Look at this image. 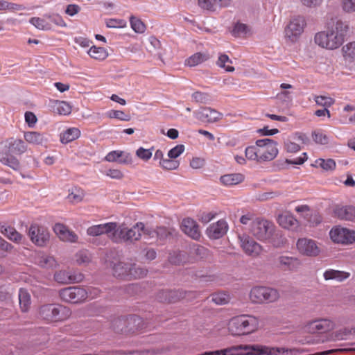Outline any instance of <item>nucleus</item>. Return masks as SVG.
<instances>
[{"label":"nucleus","mask_w":355,"mask_h":355,"mask_svg":"<svg viewBox=\"0 0 355 355\" xmlns=\"http://www.w3.org/2000/svg\"><path fill=\"white\" fill-rule=\"evenodd\" d=\"M315 162L321 168L326 171H331L336 168V162L332 159H328L326 160L324 159H318Z\"/></svg>","instance_id":"54"},{"label":"nucleus","mask_w":355,"mask_h":355,"mask_svg":"<svg viewBox=\"0 0 355 355\" xmlns=\"http://www.w3.org/2000/svg\"><path fill=\"white\" fill-rule=\"evenodd\" d=\"M182 230L189 236L193 239H198L200 237V232L196 222L189 218H184L182 222Z\"/></svg>","instance_id":"24"},{"label":"nucleus","mask_w":355,"mask_h":355,"mask_svg":"<svg viewBox=\"0 0 355 355\" xmlns=\"http://www.w3.org/2000/svg\"><path fill=\"white\" fill-rule=\"evenodd\" d=\"M249 31L246 24L238 22L234 25L232 33L234 37H240L246 35Z\"/></svg>","instance_id":"48"},{"label":"nucleus","mask_w":355,"mask_h":355,"mask_svg":"<svg viewBox=\"0 0 355 355\" xmlns=\"http://www.w3.org/2000/svg\"><path fill=\"white\" fill-rule=\"evenodd\" d=\"M261 153V148L256 146H248L245 148V154L247 159L250 160H257L259 162Z\"/></svg>","instance_id":"45"},{"label":"nucleus","mask_w":355,"mask_h":355,"mask_svg":"<svg viewBox=\"0 0 355 355\" xmlns=\"http://www.w3.org/2000/svg\"><path fill=\"white\" fill-rule=\"evenodd\" d=\"M315 42L318 46L329 49H336L343 44L344 40L340 34L337 35L334 31L319 32L315 35Z\"/></svg>","instance_id":"6"},{"label":"nucleus","mask_w":355,"mask_h":355,"mask_svg":"<svg viewBox=\"0 0 355 355\" xmlns=\"http://www.w3.org/2000/svg\"><path fill=\"white\" fill-rule=\"evenodd\" d=\"M324 278L325 280L336 279L342 282L349 277V273L344 271L329 269L324 272Z\"/></svg>","instance_id":"38"},{"label":"nucleus","mask_w":355,"mask_h":355,"mask_svg":"<svg viewBox=\"0 0 355 355\" xmlns=\"http://www.w3.org/2000/svg\"><path fill=\"white\" fill-rule=\"evenodd\" d=\"M315 101L317 105L322 106L324 108L331 107L335 102L334 98L324 96H315Z\"/></svg>","instance_id":"52"},{"label":"nucleus","mask_w":355,"mask_h":355,"mask_svg":"<svg viewBox=\"0 0 355 355\" xmlns=\"http://www.w3.org/2000/svg\"><path fill=\"white\" fill-rule=\"evenodd\" d=\"M336 216L342 220L355 221V207L343 206L335 209Z\"/></svg>","instance_id":"29"},{"label":"nucleus","mask_w":355,"mask_h":355,"mask_svg":"<svg viewBox=\"0 0 355 355\" xmlns=\"http://www.w3.org/2000/svg\"><path fill=\"white\" fill-rule=\"evenodd\" d=\"M184 148H185L183 144H178L168 151V157L172 159H175L184 151Z\"/></svg>","instance_id":"62"},{"label":"nucleus","mask_w":355,"mask_h":355,"mask_svg":"<svg viewBox=\"0 0 355 355\" xmlns=\"http://www.w3.org/2000/svg\"><path fill=\"white\" fill-rule=\"evenodd\" d=\"M327 29L334 31L337 35H341L343 40L349 31V22L343 21L338 17H331L327 22Z\"/></svg>","instance_id":"17"},{"label":"nucleus","mask_w":355,"mask_h":355,"mask_svg":"<svg viewBox=\"0 0 355 355\" xmlns=\"http://www.w3.org/2000/svg\"><path fill=\"white\" fill-rule=\"evenodd\" d=\"M83 275L80 273L74 274L67 270H60L55 273L54 279L62 284L80 282L83 280Z\"/></svg>","instance_id":"21"},{"label":"nucleus","mask_w":355,"mask_h":355,"mask_svg":"<svg viewBox=\"0 0 355 355\" xmlns=\"http://www.w3.org/2000/svg\"><path fill=\"white\" fill-rule=\"evenodd\" d=\"M211 300L216 304H225L229 302V296L223 293H215L212 295Z\"/></svg>","instance_id":"60"},{"label":"nucleus","mask_w":355,"mask_h":355,"mask_svg":"<svg viewBox=\"0 0 355 355\" xmlns=\"http://www.w3.org/2000/svg\"><path fill=\"white\" fill-rule=\"evenodd\" d=\"M226 62L232 63V60L226 54H222L219 56L216 64L218 67L224 68L226 71L233 72L235 70L234 67L232 66H225Z\"/></svg>","instance_id":"50"},{"label":"nucleus","mask_w":355,"mask_h":355,"mask_svg":"<svg viewBox=\"0 0 355 355\" xmlns=\"http://www.w3.org/2000/svg\"><path fill=\"white\" fill-rule=\"evenodd\" d=\"M277 222L283 228L291 230H296L299 225L297 220L288 212L279 214L277 218Z\"/></svg>","instance_id":"27"},{"label":"nucleus","mask_w":355,"mask_h":355,"mask_svg":"<svg viewBox=\"0 0 355 355\" xmlns=\"http://www.w3.org/2000/svg\"><path fill=\"white\" fill-rule=\"evenodd\" d=\"M26 149L27 146L24 141L11 137L5 141L3 153L5 155H21Z\"/></svg>","instance_id":"15"},{"label":"nucleus","mask_w":355,"mask_h":355,"mask_svg":"<svg viewBox=\"0 0 355 355\" xmlns=\"http://www.w3.org/2000/svg\"><path fill=\"white\" fill-rule=\"evenodd\" d=\"M239 239L242 249L249 256L257 257L263 251L262 246L248 235H240Z\"/></svg>","instance_id":"13"},{"label":"nucleus","mask_w":355,"mask_h":355,"mask_svg":"<svg viewBox=\"0 0 355 355\" xmlns=\"http://www.w3.org/2000/svg\"><path fill=\"white\" fill-rule=\"evenodd\" d=\"M106 263L112 268L113 275L121 279L143 278L148 273L146 269L139 267L136 263L119 260L116 253L114 252L107 254Z\"/></svg>","instance_id":"1"},{"label":"nucleus","mask_w":355,"mask_h":355,"mask_svg":"<svg viewBox=\"0 0 355 355\" xmlns=\"http://www.w3.org/2000/svg\"><path fill=\"white\" fill-rule=\"evenodd\" d=\"M1 232L10 240L15 243H21L23 240V236L19 233L14 227L10 226H2L1 227Z\"/></svg>","instance_id":"36"},{"label":"nucleus","mask_w":355,"mask_h":355,"mask_svg":"<svg viewBox=\"0 0 355 355\" xmlns=\"http://www.w3.org/2000/svg\"><path fill=\"white\" fill-rule=\"evenodd\" d=\"M76 261L78 264L89 263L91 261V255L86 251H80L76 253Z\"/></svg>","instance_id":"63"},{"label":"nucleus","mask_w":355,"mask_h":355,"mask_svg":"<svg viewBox=\"0 0 355 355\" xmlns=\"http://www.w3.org/2000/svg\"><path fill=\"white\" fill-rule=\"evenodd\" d=\"M277 261L278 267L284 271H295L301 265V262L297 258L284 255L279 256Z\"/></svg>","instance_id":"22"},{"label":"nucleus","mask_w":355,"mask_h":355,"mask_svg":"<svg viewBox=\"0 0 355 355\" xmlns=\"http://www.w3.org/2000/svg\"><path fill=\"white\" fill-rule=\"evenodd\" d=\"M29 22L40 30L46 31L51 28L49 24H48L45 19L40 17H32L30 19Z\"/></svg>","instance_id":"49"},{"label":"nucleus","mask_w":355,"mask_h":355,"mask_svg":"<svg viewBox=\"0 0 355 355\" xmlns=\"http://www.w3.org/2000/svg\"><path fill=\"white\" fill-rule=\"evenodd\" d=\"M168 261L174 265H181L191 261L189 253L186 251L174 250L169 254Z\"/></svg>","instance_id":"31"},{"label":"nucleus","mask_w":355,"mask_h":355,"mask_svg":"<svg viewBox=\"0 0 355 355\" xmlns=\"http://www.w3.org/2000/svg\"><path fill=\"white\" fill-rule=\"evenodd\" d=\"M153 147L150 149H146L143 147L139 148L136 151V155L144 161H148L152 157V150Z\"/></svg>","instance_id":"58"},{"label":"nucleus","mask_w":355,"mask_h":355,"mask_svg":"<svg viewBox=\"0 0 355 355\" xmlns=\"http://www.w3.org/2000/svg\"><path fill=\"white\" fill-rule=\"evenodd\" d=\"M352 334V330H349V328H343L338 330L334 333V340H346L347 336Z\"/></svg>","instance_id":"56"},{"label":"nucleus","mask_w":355,"mask_h":355,"mask_svg":"<svg viewBox=\"0 0 355 355\" xmlns=\"http://www.w3.org/2000/svg\"><path fill=\"white\" fill-rule=\"evenodd\" d=\"M252 345H239L218 350L220 355H253Z\"/></svg>","instance_id":"23"},{"label":"nucleus","mask_w":355,"mask_h":355,"mask_svg":"<svg viewBox=\"0 0 355 355\" xmlns=\"http://www.w3.org/2000/svg\"><path fill=\"white\" fill-rule=\"evenodd\" d=\"M231 0H198V5L203 9L214 11L217 6L226 7Z\"/></svg>","instance_id":"32"},{"label":"nucleus","mask_w":355,"mask_h":355,"mask_svg":"<svg viewBox=\"0 0 355 355\" xmlns=\"http://www.w3.org/2000/svg\"><path fill=\"white\" fill-rule=\"evenodd\" d=\"M49 107L52 112L58 114L67 115L71 112V106L65 101L51 100Z\"/></svg>","instance_id":"30"},{"label":"nucleus","mask_w":355,"mask_h":355,"mask_svg":"<svg viewBox=\"0 0 355 355\" xmlns=\"http://www.w3.org/2000/svg\"><path fill=\"white\" fill-rule=\"evenodd\" d=\"M274 225L268 220L257 218L252 222L250 230L258 240L265 241L270 232L273 230Z\"/></svg>","instance_id":"7"},{"label":"nucleus","mask_w":355,"mask_h":355,"mask_svg":"<svg viewBox=\"0 0 355 355\" xmlns=\"http://www.w3.org/2000/svg\"><path fill=\"white\" fill-rule=\"evenodd\" d=\"M80 136V131L76 128H70L60 135V141L62 144H68Z\"/></svg>","instance_id":"39"},{"label":"nucleus","mask_w":355,"mask_h":355,"mask_svg":"<svg viewBox=\"0 0 355 355\" xmlns=\"http://www.w3.org/2000/svg\"><path fill=\"white\" fill-rule=\"evenodd\" d=\"M25 140L34 145H43L47 141V138L44 134L38 132H26L24 133Z\"/></svg>","instance_id":"33"},{"label":"nucleus","mask_w":355,"mask_h":355,"mask_svg":"<svg viewBox=\"0 0 355 355\" xmlns=\"http://www.w3.org/2000/svg\"><path fill=\"white\" fill-rule=\"evenodd\" d=\"M335 327V323L329 319H319L309 323L308 329L311 334L328 332Z\"/></svg>","instance_id":"18"},{"label":"nucleus","mask_w":355,"mask_h":355,"mask_svg":"<svg viewBox=\"0 0 355 355\" xmlns=\"http://www.w3.org/2000/svg\"><path fill=\"white\" fill-rule=\"evenodd\" d=\"M12 249V245L0 236V258L6 257Z\"/></svg>","instance_id":"59"},{"label":"nucleus","mask_w":355,"mask_h":355,"mask_svg":"<svg viewBox=\"0 0 355 355\" xmlns=\"http://www.w3.org/2000/svg\"><path fill=\"white\" fill-rule=\"evenodd\" d=\"M279 298L278 291L270 287L254 286L250 292V299L252 303H270Z\"/></svg>","instance_id":"5"},{"label":"nucleus","mask_w":355,"mask_h":355,"mask_svg":"<svg viewBox=\"0 0 355 355\" xmlns=\"http://www.w3.org/2000/svg\"><path fill=\"white\" fill-rule=\"evenodd\" d=\"M265 241L271 244L274 248H278L284 247L287 243V239L280 230L275 229L274 225L273 230L270 232L268 238Z\"/></svg>","instance_id":"28"},{"label":"nucleus","mask_w":355,"mask_h":355,"mask_svg":"<svg viewBox=\"0 0 355 355\" xmlns=\"http://www.w3.org/2000/svg\"><path fill=\"white\" fill-rule=\"evenodd\" d=\"M28 236L31 241L38 247H44L49 242L50 233L49 230L36 224L30 226Z\"/></svg>","instance_id":"10"},{"label":"nucleus","mask_w":355,"mask_h":355,"mask_svg":"<svg viewBox=\"0 0 355 355\" xmlns=\"http://www.w3.org/2000/svg\"><path fill=\"white\" fill-rule=\"evenodd\" d=\"M0 162L14 170H18L20 166L19 160L13 155L3 156L0 159Z\"/></svg>","instance_id":"44"},{"label":"nucleus","mask_w":355,"mask_h":355,"mask_svg":"<svg viewBox=\"0 0 355 355\" xmlns=\"http://www.w3.org/2000/svg\"><path fill=\"white\" fill-rule=\"evenodd\" d=\"M209 58L210 55L207 53H196L186 60L185 64L189 67H195L208 60Z\"/></svg>","instance_id":"34"},{"label":"nucleus","mask_w":355,"mask_h":355,"mask_svg":"<svg viewBox=\"0 0 355 355\" xmlns=\"http://www.w3.org/2000/svg\"><path fill=\"white\" fill-rule=\"evenodd\" d=\"M107 115L110 118L118 119L121 121H128L130 120V116L121 110H111Z\"/></svg>","instance_id":"57"},{"label":"nucleus","mask_w":355,"mask_h":355,"mask_svg":"<svg viewBox=\"0 0 355 355\" xmlns=\"http://www.w3.org/2000/svg\"><path fill=\"white\" fill-rule=\"evenodd\" d=\"M89 55L96 60H103L108 56V53L103 47L92 46L89 51Z\"/></svg>","instance_id":"41"},{"label":"nucleus","mask_w":355,"mask_h":355,"mask_svg":"<svg viewBox=\"0 0 355 355\" xmlns=\"http://www.w3.org/2000/svg\"><path fill=\"white\" fill-rule=\"evenodd\" d=\"M132 159L130 153L121 150L111 151L105 156V160L107 162H116L123 164H130Z\"/></svg>","instance_id":"25"},{"label":"nucleus","mask_w":355,"mask_h":355,"mask_svg":"<svg viewBox=\"0 0 355 355\" xmlns=\"http://www.w3.org/2000/svg\"><path fill=\"white\" fill-rule=\"evenodd\" d=\"M59 296L62 300L69 303H79L87 297L86 291L78 286H71L61 289Z\"/></svg>","instance_id":"9"},{"label":"nucleus","mask_w":355,"mask_h":355,"mask_svg":"<svg viewBox=\"0 0 355 355\" xmlns=\"http://www.w3.org/2000/svg\"><path fill=\"white\" fill-rule=\"evenodd\" d=\"M69 308L58 304H46L41 306L38 310L39 318L47 322H61L70 317Z\"/></svg>","instance_id":"3"},{"label":"nucleus","mask_w":355,"mask_h":355,"mask_svg":"<svg viewBox=\"0 0 355 355\" xmlns=\"http://www.w3.org/2000/svg\"><path fill=\"white\" fill-rule=\"evenodd\" d=\"M343 8L346 12H355V0H343Z\"/></svg>","instance_id":"64"},{"label":"nucleus","mask_w":355,"mask_h":355,"mask_svg":"<svg viewBox=\"0 0 355 355\" xmlns=\"http://www.w3.org/2000/svg\"><path fill=\"white\" fill-rule=\"evenodd\" d=\"M192 98L196 103L204 104L207 103L210 100L209 94L201 92H195L193 93Z\"/></svg>","instance_id":"61"},{"label":"nucleus","mask_w":355,"mask_h":355,"mask_svg":"<svg viewBox=\"0 0 355 355\" xmlns=\"http://www.w3.org/2000/svg\"><path fill=\"white\" fill-rule=\"evenodd\" d=\"M131 28L137 33H143L146 30V25L139 18L131 16L130 17Z\"/></svg>","instance_id":"46"},{"label":"nucleus","mask_w":355,"mask_h":355,"mask_svg":"<svg viewBox=\"0 0 355 355\" xmlns=\"http://www.w3.org/2000/svg\"><path fill=\"white\" fill-rule=\"evenodd\" d=\"M19 302L22 312H27L31 308V299L29 293L24 288L19 291Z\"/></svg>","instance_id":"37"},{"label":"nucleus","mask_w":355,"mask_h":355,"mask_svg":"<svg viewBox=\"0 0 355 355\" xmlns=\"http://www.w3.org/2000/svg\"><path fill=\"white\" fill-rule=\"evenodd\" d=\"M258 147L261 148V153L259 162H268L274 159L277 154V143L271 139H259L256 141Z\"/></svg>","instance_id":"8"},{"label":"nucleus","mask_w":355,"mask_h":355,"mask_svg":"<svg viewBox=\"0 0 355 355\" xmlns=\"http://www.w3.org/2000/svg\"><path fill=\"white\" fill-rule=\"evenodd\" d=\"M180 162L178 160L166 158L159 163V166L165 170H175L179 167Z\"/></svg>","instance_id":"51"},{"label":"nucleus","mask_w":355,"mask_h":355,"mask_svg":"<svg viewBox=\"0 0 355 355\" xmlns=\"http://www.w3.org/2000/svg\"><path fill=\"white\" fill-rule=\"evenodd\" d=\"M305 24L303 17L299 16L293 19L285 28L286 36L293 41L302 33Z\"/></svg>","instance_id":"14"},{"label":"nucleus","mask_w":355,"mask_h":355,"mask_svg":"<svg viewBox=\"0 0 355 355\" xmlns=\"http://www.w3.org/2000/svg\"><path fill=\"white\" fill-rule=\"evenodd\" d=\"M331 239L334 243L350 244L355 241V232L347 228L335 227L329 232Z\"/></svg>","instance_id":"12"},{"label":"nucleus","mask_w":355,"mask_h":355,"mask_svg":"<svg viewBox=\"0 0 355 355\" xmlns=\"http://www.w3.org/2000/svg\"><path fill=\"white\" fill-rule=\"evenodd\" d=\"M168 303H175L186 297L187 293L183 290H169Z\"/></svg>","instance_id":"47"},{"label":"nucleus","mask_w":355,"mask_h":355,"mask_svg":"<svg viewBox=\"0 0 355 355\" xmlns=\"http://www.w3.org/2000/svg\"><path fill=\"white\" fill-rule=\"evenodd\" d=\"M253 355H279L282 352H288L284 347H270L264 345H253Z\"/></svg>","instance_id":"26"},{"label":"nucleus","mask_w":355,"mask_h":355,"mask_svg":"<svg viewBox=\"0 0 355 355\" xmlns=\"http://www.w3.org/2000/svg\"><path fill=\"white\" fill-rule=\"evenodd\" d=\"M259 327L258 319L250 315H241L232 318L229 331L234 336L248 335L254 332Z\"/></svg>","instance_id":"2"},{"label":"nucleus","mask_w":355,"mask_h":355,"mask_svg":"<svg viewBox=\"0 0 355 355\" xmlns=\"http://www.w3.org/2000/svg\"><path fill=\"white\" fill-rule=\"evenodd\" d=\"M296 246L298 252L304 256L315 257L320 253L318 242L311 239L300 238L297 240Z\"/></svg>","instance_id":"11"},{"label":"nucleus","mask_w":355,"mask_h":355,"mask_svg":"<svg viewBox=\"0 0 355 355\" xmlns=\"http://www.w3.org/2000/svg\"><path fill=\"white\" fill-rule=\"evenodd\" d=\"M343 56L349 62L355 60V42H349L343 47Z\"/></svg>","instance_id":"42"},{"label":"nucleus","mask_w":355,"mask_h":355,"mask_svg":"<svg viewBox=\"0 0 355 355\" xmlns=\"http://www.w3.org/2000/svg\"><path fill=\"white\" fill-rule=\"evenodd\" d=\"M227 222L225 220H219L209 225L207 229V234L210 239H218L223 237L227 233Z\"/></svg>","instance_id":"20"},{"label":"nucleus","mask_w":355,"mask_h":355,"mask_svg":"<svg viewBox=\"0 0 355 355\" xmlns=\"http://www.w3.org/2000/svg\"><path fill=\"white\" fill-rule=\"evenodd\" d=\"M143 227L144 223L142 222L137 223L131 228H128L124 224L117 225L115 233L113 235H110V239L116 243H134L141 239V228H143Z\"/></svg>","instance_id":"4"},{"label":"nucleus","mask_w":355,"mask_h":355,"mask_svg":"<svg viewBox=\"0 0 355 355\" xmlns=\"http://www.w3.org/2000/svg\"><path fill=\"white\" fill-rule=\"evenodd\" d=\"M188 253L192 257L193 259L198 260L207 257L208 252L205 247L197 244H193V245L190 246Z\"/></svg>","instance_id":"40"},{"label":"nucleus","mask_w":355,"mask_h":355,"mask_svg":"<svg viewBox=\"0 0 355 355\" xmlns=\"http://www.w3.org/2000/svg\"><path fill=\"white\" fill-rule=\"evenodd\" d=\"M312 137L313 141L318 144L321 145H325L329 143V138L325 135L323 134L322 132L320 131H314L312 133Z\"/></svg>","instance_id":"55"},{"label":"nucleus","mask_w":355,"mask_h":355,"mask_svg":"<svg viewBox=\"0 0 355 355\" xmlns=\"http://www.w3.org/2000/svg\"><path fill=\"white\" fill-rule=\"evenodd\" d=\"M116 223H106L100 225H92L87 230V233L89 236H98L102 234H107L110 238V235L115 233Z\"/></svg>","instance_id":"16"},{"label":"nucleus","mask_w":355,"mask_h":355,"mask_svg":"<svg viewBox=\"0 0 355 355\" xmlns=\"http://www.w3.org/2000/svg\"><path fill=\"white\" fill-rule=\"evenodd\" d=\"M175 230L173 229H168L165 227H158L156 229V237L160 240H164L173 234Z\"/></svg>","instance_id":"53"},{"label":"nucleus","mask_w":355,"mask_h":355,"mask_svg":"<svg viewBox=\"0 0 355 355\" xmlns=\"http://www.w3.org/2000/svg\"><path fill=\"white\" fill-rule=\"evenodd\" d=\"M37 264L42 268L49 269L56 266V261L51 256L43 255L37 259Z\"/></svg>","instance_id":"43"},{"label":"nucleus","mask_w":355,"mask_h":355,"mask_svg":"<svg viewBox=\"0 0 355 355\" xmlns=\"http://www.w3.org/2000/svg\"><path fill=\"white\" fill-rule=\"evenodd\" d=\"M220 180L224 185L233 186L242 182L244 176L241 173H230L222 175Z\"/></svg>","instance_id":"35"},{"label":"nucleus","mask_w":355,"mask_h":355,"mask_svg":"<svg viewBox=\"0 0 355 355\" xmlns=\"http://www.w3.org/2000/svg\"><path fill=\"white\" fill-rule=\"evenodd\" d=\"M196 117L203 123H214L221 117V114L210 107H202L194 112Z\"/></svg>","instance_id":"19"}]
</instances>
